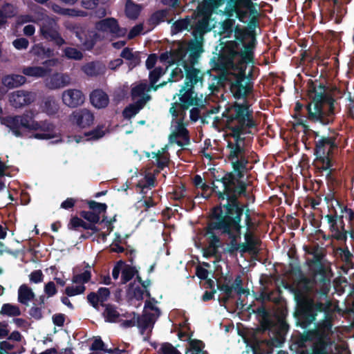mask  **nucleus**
Returning a JSON list of instances; mask_svg holds the SVG:
<instances>
[{
	"label": "nucleus",
	"instance_id": "obj_1",
	"mask_svg": "<svg viewBox=\"0 0 354 354\" xmlns=\"http://www.w3.org/2000/svg\"><path fill=\"white\" fill-rule=\"evenodd\" d=\"M214 124L216 127L225 126L230 132L233 139L227 144V158L231 162L235 174H230L212 183V190L217 193L218 198L225 203L213 210L212 218L208 225L205 236L208 241L206 250H217L221 245L220 239L214 230H221L227 234L232 243H236L240 237L241 216L243 209L237 202V197L245 190V185L236 180L242 177L248 160L245 158V147L250 136L253 134L252 129L257 127L253 118V112L247 102L242 104L234 102L225 108L222 116L215 117Z\"/></svg>",
	"mask_w": 354,
	"mask_h": 354
},
{
	"label": "nucleus",
	"instance_id": "obj_2",
	"mask_svg": "<svg viewBox=\"0 0 354 354\" xmlns=\"http://www.w3.org/2000/svg\"><path fill=\"white\" fill-rule=\"evenodd\" d=\"M317 279H310L306 277H301L296 285L295 297L298 301L304 304L307 315V320L309 323L315 322L317 314L322 313V319L318 322L315 328V333L320 340L326 339L332 332V324L330 322V314L328 311L329 304L325 305L323 303H315L313 300L308 298V295L316 292L321 297L326 296L322 292V275Z\"/></svg>",
	"mask_w": 354,
	"mask_h": 354
},
{
	"label": "nucleus",
	"instance_id": "obj_3",
	"mask_svg": "<svg viewBox=\"0 0 354 354\" xmlns=\"http://www.w3.org/2000/svg\"><path fill=\"white\" fill-rule=\"evenodd\" d=\"M254 47V39L244 46L241 52L242 58L234 72L227 79L230 82V89L236 99H244L252 91L253 85L250 80L253 66L252 50Z\"/></svg>",
	"mask_w": 354,
	"mask_h": 354
},
{
	"label": "nucleus",
	"instance_id": "obj_4",
	"mask_svg": "<svg viewBox=\"0 0 354 354\" xmlns=\"http://www.w3.org/2000/svg\"><path fill=\"white\" fill-rule=\"evenodd\" d=\"M311 102L308 106V119L313 122L326 125L331 123L335 117L334 102L326 93L325 87L315 84L309 90Z\"/></svg>",
	"mask_w": 354,
	"mask_h": 354
},
{
	"label": "nucleus",
	"instance_id": "obj_5",
	"mask_svg": "<svg viewBox=\"0 0 354 354\" xmlns=\"http://www.w3.org/2000/svg\"><path fill=\"white\" fill-rule=\"evenodd\" d=\"M195 64L189 63L187 69H185V80L184 86L180 90L178 96L180 100V106L185 110L192 106H199L202 100L198 97L193 91L195 86L203 85V73L194 67Z\"/></svg>",
	"mask_w": 354,
	"mask_h": 354
},
{
	"label": "nucleus",
	"instance_id": "obj_6",
	"mask_svg": "<svg viewBox=\"0 0 354 354\" xmlns=\"http://www.w3.org/2000/svg\"><path fill=\"white\" fill-rule=\"evenodd\" d=\"M315 134V160L317 167L323 170H328L331 167V156L337 149V135L333 132L328 136H320L319 132L314 131Z\"/></svg>",
	"mask_w": 354,
	"mask_h": 354
},
{
	"label": "nucleus",
	"instance_id": "obj_7",
	"mask_svg": "<svg viewBox=\"0 0 354 354\" xmlns=\"http://www.w3.org/2000/svg\"><path fill=\"white\" fill-rule=\"evenodd\" d=\"M304 250L306 253L313 256L312 259H307V264L315 277H317V275H322V292L325 294L330 290V278L331 274L330 268L322 261L324 256L322 248L318 245L305 246Z\"/></svg>",
	"mask_w": 354,
	"mask_h": 354
},
{
	"label": "nucleus",
	"instance_id": "obj_8",
	"mask_svg": "<svg viewBox=\"0 0 354 354\" xmlns=\"http://www.w3.org/2000/svg\"><path fill=\"white\" fill-rule=\"evenodd\" d=\"M203 50L200 42L189 44L187 51H181L179 57L175 63L176 66L171 73L168 82H176L185 75V69H187L189 63L196 64Z\"/></svg>",
	"mask_w": 354,
	"mask_h": 354
},
{
	"label": "nucleus",
	"instance_id": "obj_9",
	"mask_svg": "<svg viewBox=\"0 0 354 354\" xmlns=\"http://www.w3.org/2000/svg\"><path fill=\"white\" fill-rule=\"evenodd\" d=\"M263 330H277V335L270 339H265L257 342V347L264 353H270L273 347H280L284 342V334L288 329L287 324L279 321L278 325H274L268 317H264L262 322Z\"/></svg>",
	"mask_w": 354,
	"mask_h": 354
},
{
	"label": "nucleus",
	"instance_id": "obj_10",
	"mask_svg": "<svg viewBox=\"0 0 354 354\" xmlns=\"http://www.w3.org/2000/svg\"><path fill=\"white\" fill-rule=\"evenodd\" d=\"M174 32H180L184 30H190L193 28V35L196 42L202 44L204 33L211 30L212 27L209 25V16L205 15L198 21H192L186 19L176 21L172 26Z\"/></svg>",
	"mask_w": 354,
	"mask_h": 354
},
{
	"label": "nucleus",
	"instance_id": "obj_11",
	"mask_svg": "<svg viewBox=\"0 0 354 354\" xmlns=\"http://www.w3.org/2000/svg\"><path fill=\"white\" fill-rule=\"evenodd\" d=\"M40 33L44 39L54 41L59 46L65 43L64 39L59 32V26L56 21L48 16L42 19Z\"/></svg>",
	"mask_w": 354,
	"mask_h": 354
},
{
	"label": "nucleus",
	"instance_id": "obj_12",
	"mask_svg": "<svg viewBox=\"0 0 354 354\" xmlns=\"http://www.w3.org/2000/svg\"><path fill=\"white\" fill-rule=\"evenodd\" d=\"M254 3L252 0L248 4L243 3L241 0H228L225 12L229 17H235L240 21H243L248 16V11L242 10V8L248 9L251 12H254L256 10L254 8Z\"/></svg>",
	"mask_w": 354,
	"mask_h": 354
},
{
	"label": "nucleus",
	"instance_id": "obj_13",
	"mask_svg": "<svg viewBox=\"0 0 354 354\" xmlns=\"http://www.w3.org/2000/svg\"><path fill=\"white\" fill-rule=\"evenodd\" d=\"M30 114L24 113L21 115H10L3 118L1 123L6 126L12 133L17 137H21L22 133L20 131L21 127L29 129Z\"/></svg>",
	"mask_w": 354,
	"mask_h": 354
},
{
	"label": "nucleus",
	"instance_id": "obj_14",
	"mask_svg": "<svg viewBox=\"0 0 354 354\" xmlns=\"http://www.w3.org/2000/svg\"><path fill=\"white\" fill-rule=\"evenodd\" d=\"M170 144H177L184 147L189 144L188 131L187 130L183 119L176 120L174 129L169 137Z\"/></svg>",
	"mask_w": 354,
	"mask_h": 354
},
{
	"label": "nucleus",
	"instance_id": "obj_15",
	"mask_svg": "<svg viewBox=\"0 0 354 354\" xmlns=\"http://www.w3.org/2000/svg\"><path fill=\"white\" fill-rule=\"evenodd\" d=\"M146 307L147 309L144 315L138 319V324L139 327L141 328L142 333L147 330L151 331L155 322L160 314V310L151 303L146 304Z\"/></svg>",
	"mask_w": 354,
	"mask_h": 354
},
{
	"label": "nucleus",
	"instance_id": "obj_16",
	"mask_svg": "<svg viewBox=\"0 0 354 354\" xmlns=\"http://www.w3.org/2000/svg\"><path fill=\"white\" fill-rule=\"evenodd\" d=\"M97 31L102 33L111 34L114 36H124L127 30L119 27L117 20L114 18H106L95 24Z\"/></svg>",
	"mask_w": 354,
	"mask_h": 354
},
{
	"label": "nucleus",
	"instance_id": "obj_17",
	"mask_svg": "<svg viewBox=\"0 0 354 354\" xmlns=\"http://www.w3.org/2000/svg\"><path fill=\"white\" fill-rule=\"evenodd\" d=\"M54 126L47 121H35L30 115L29 130L41 131L42 133H35L33 137L37 139L48 140L55 137Z\"/></svg>",
	"mask_w": 354,
	"mask_h": 354
},
{
	"label": "nucleus",
	"instance_id": "obj_18",
	"mask_svg": "<svg viewBox=\"0 0 354 354\" xmlns=\"http://www.w3.org/2000/svg\"><path fill=\"white\" fill-rule=\"evenodd\" d=\"M62 100L64 105L70 108L82 106L85 101V95L81 90L68 88L62 93Z\"/></svg>",
	"mask_w": 354,
	"mask_h": 354
},
{
	"label": "nucleus",
	"instance_id": "obj_19",
	"mask_svg": "<svg viewBox=\"0 0 354 354\" xmlns=\"http://www.w3.org/2000/svg\"><path fill=\"white\" fill-rule=\"evenodd\" d=\"M36 95L35 93L19 90L10 94L9 101L15 108H21L35 101Z\"/></svg>",
	"mask_w": 354,
	"mask_h": 354
},
{
	"label": "nucleus",
	"instance_id": "obj_20",
	"mask_svg": "<svg viewBox=\"0 0 354 354\" xmlns=\"http://www.w3.org/2000/svg\"><path fill=\"white\" fill-rule=\"evenodd\" d=\"M71 118L72 122L77 126L85 128L93 123L94 115L91 111L86 109H82L73 112Z\"/></svg>",
	"mask_w": 354,
	"mask_h": 354
},
{
	"label": "nucleus",
	"instance_id": "obj_21",
	"mask_svg": "<svg viewBox=\"0 0 354 354\" xmlns=\"http://www.w3.org/2000/svg\"><path fill=\"white\" fill-rule=\"evenodd\" d=\"M71 80L69 75L56 73L46 80V86L51 90L59 89L71 84Z\"/></svg>",
	"mask_w": 354,
	"mask_h": 354
},
{
	"label": "nucleus",
	"instance_id": "obj_22",
	"mask_svg": "<svg viewBox=\"0 0 354 354\" xmlns=\"http://www.w3.org/2000/svg\"><path fill=\"white\" fill-rule=\"evenodd\" d=\"M109 296L110 290L109 288H100L96 293L91 292L88 295L87 299L95 308L98 309L99 303L104 306L105 304L103 303L107 301Z\"/></svg>",
	"mask_w": 354,
	"mask_h": 354
},
{
	"label": "nucleus",
	"instance_id": "obj_23",
	"mask_svg": "<svg viewBox=\"0 0 354 354\" xmlns=\"http://www.w3.org/2000/svg\"><path fill=\"white\" fill-rule=\"evenodd\" d=\"M91 103L97 109H102L107 106L109 99L107 94L101 89L94 90L90 94Z\"/></svg>",
	"mask_w": 354,
	"mask_h": 354
},
{
	"label": "nucleus",
	"instance_id": "obj_24",
	"mask_svg": "<svg viewBox=\"0 0 354 354\" xmlns=\"http://www.w3.org/2000/svg\"><path fill=\"white\" fill-rule=\"evenodd\" d=\"M18 301L26 306H29V303L35 298V295L32 289L27 284H22L18 289Z\"/></svg>",
	"mask_w": 354,
	"mask_h": 354
},
{
	"label": "nucleus",
	"instance_id": "obj_25",
	"mask_svg": "<svg viewBox=\"0 0 354 354\" xmlns=\"http://www.w3.org/2000/svg\"><path fill=\"white\" fill-rule=\"evenodd\" d=\"M82 70L86 75L95 77L104 74L106 71V67L100 62H92L84 64Z\"/></svg>",
	"mask_w": 354,
	"mask_h": 354
},
{
	"label": "nucleus",
	"instance_id": "obj_26",
	"mask_svg": "<svg viewBox=\"0 0 354 354\" xmlns=\"http://www.w3.org/2000/svg\"><path fill=\"white\" fill-rule=\"evenodd\" d=\"M188 48L185 45L180 44L176 49H174L170 52H165L162 53L159 57L161 62L167 63L169 65L174 64L176 61L179 58L177 55H180L181 51H187Z\"/></svg>",
	"mask_w": 354,
	"mask_h": 354
},
{
	"label": "nucleus",
	"instance_id": "obj_27",
	"mask_svg": "<svg viewBox=\"0 0 354 354\" xmlns=\"http://www.w3.org/2000/svg\"><path fill=\"white\" fill-rule=\"evenodd\" d=\"M151 86H148L146 84H140L132 88L131 95L135 101L138 100H145V104L151 99L148 92L151 89Z\"/></svg>",
	"mask_w": 354,
	"mask_h": 354
},
{
	"label": "nucleus",
	"instance_id": "obj_28",
	"mask_svg": "<svg viewBox=\"0 0 354 354\" xmlns=\"http://www.w3.org/2000/svg\"><path fill=\"white\" fill-rule=\"evenodd\" d=\"M120 56L129 61L130 68H133L140 63V53L138 51H133L129 48H124L120 54Z\"/></svg>",
	"mask_w": 354,
	"mask_h": 354
},
{
	"label": "nucleus",
	"instance_id": "obj_29",
	"mask_svg": "<svg viewBox=\"0 0 354 354\" xmlns=\"http://www.w3.org/2000/svg\"><path fill=\"white\" fill-rule=\"evenodd\" d=\"M168 66H166V67L165 68L160 67V66L156 67L153 71H151L150 72V73H149L150 84H151V88H153V89L154 91H156L158 89V88L162 87L167 84V82H163L162 83H161L158 85H155L156 83L160 79V77L161 76H162L166 73V71L168 68Z\"/></svg>",
	"mask_w": 354,
	"mask_h": 354
},
{
	"label": "nucleus",
	"instance_id": "obj_30",
	"mask_svg": "<svg viewBox=\"0 0 354 354\" xmlns=\"http://www.w3.org/2000/svg\"><path fill=\"white\" fill-rule=\"evenodd\" d=\"M50 72V69L41 66H26L22 69L24 75L37 78L44 77Z\"/></svg>",
	"mask_w": 354,
	"mask_h": 354
},
{
	"label": "nucleus",
	"instance_id": "obj_31",
	"mask_svg": "<svg viewBox=\"0 0 354 354\" xmlns=\"http://www.w3.org/2000/svg\"><path fill=\"white\" fill-rule=\"evenodd\" d=\"M26 81L24 76L21 75H10L3 77L2 82L8 88H12L23 85Z\"/></svg>",
	"mask_w": 354,
	"mask_h": 354
},
{
	"label": "nucleus",
	"instance_id": "obj_32",
	"mask_svg": "<svg viewBox=\"0 0 354 354\" xmlns=\"http://www.w3.org/2000/svg\"><path fill=\"white\" fill-rule=\"evenodd\" d=\"M30 53L37 57V61L44 58H49L53 55V50L46 48L41 44H37L32 46Z\"/></svg>",
	"mask_w": 354,
	"mask_h": 354
},
{
	"label": "nucleus",
	"instance_id": "obj_33",
	"mask_svg": "<svg viewBox=\"0 0 354 354\" xmlns=\"http://www.w3.org/2000/svg\"><path fill=\"white\" fill-rule=\"evenodd\" d=\"M186 354H207L204 350V344L202 341L191 339L187 348Z\"/></svg>",
	"mask_w": 354,
	"mask_h": 354
},
{
	"label": "nucleus",
	"instance_id": "obj_34",
	"mask_svg": "<svg viewBox=\"0 0 354 354\" xmlns=\"http://www.w3.org/2000/svg\"><path fill=\"white\" fill-rule=\"evenodd\" d=\"M0 315L8 317H18L21 315L20 308L17 305L4 304L0 310Z\"/></svg>",
	"mask_w": 354,
	"mask_h": 354
},
{
	"label": "nucleus",
	"instance_id": "obj_35",
	"mask_svg": "<svg viewBox=\"0 0 354 354\" xmlns=\"http://www.w3.org/2000/svg\"><path fill=\"white\" fill-rule=\"evenodd\" d=\"M145 100H138L134 104H130L123 111V115L126 118H131L138 113L145 106Z\"/></svg>",
	"mask_w": 354,
	"mask_h": 354
},
{
	"label": "nucleus",
	"instance_id": "obj_36",
	"mask_svg": "<svg viewBox=\"0 0 354 354\" xmlns=\"http://www.w3.org/2000/svg\"><path fill=\"white\" fill-rule=\"evenodd\" d=\"M77 36L80 38V41L86 46V48H91L96 41L101 39V36L95 31H90L86 37L82 38L79 32H77Z\"/></svg>",
	"mask_w": 354,
	"mask_h": 354
},
{
	"label": "nucleus",
	"instance_id": "obj_37",
	"mask_svg": "<svg viewBox=\"0 0 354 354\" xmlns=\"http://www.w3.org/2000/svg\"><path fill=\"white\" fill-rule=\"evenodd\" d=\"M104 306L105 307V309L103 313V316L106 321L109 322H117L120 317V313L117 310L116 308L111 304H106Z\"/></svg>",
	"mask_w": 354,
	"mask_h": 354
},
{
	"label": "nucleus",
	"instance_id": "obj_38",
	"mask_svg": "<svg viewBox=\"0 0 354 354\" xmlns=\"http://www.w3.org/2000/svg\"><path fill=\"white\" fill-rule=\"evenodd\" d=\"M245 243L250 247L253 252V255H257L259 252V245L260 241L255 237L251 232H247L245 235Z\"/></svg>",
	"mask_w": 354,
	"mask_h": 354
},
{
	"label": "nucleus",
	"instance_id": "obj_39",
	"mask_svg": "<svg viewBox=\"0 0 354 354\" xmlns=\"http://www.w3.org/2000/svg\"><path fill=\"white\" fill-rule=\"evenodd\" d=\"M141 10L140 5L134 3L131 0H127L125 6V12L127 16L135 19L138 17Z\"/></svg>",
	"mask_w": 354,
	"mask_h": 354
},
{
	"label": "nucleus",
	"instance_id": "obj_40",
	"mask_svg": "<svg viewBox=\"0 0 354 354\" xmlns=\"http://www.w3.org/2000/svg\"><path fill=\"white\" fill-rule=\"evenodd\" d=\"M43 109L48 115H53L58 111L59 105L53 97H48L44 100Z\"/></svg>",
	"mask_w": 354,
	"mask_h": 354
},
{
	"label": "nucleus",
	"instance_id": "obj_41",
	"mask_svg": "<svg viewBox=\"0 0 354 354\" xmlns=\"http://www.w3.org/2000/svg\"><path fill=\"white\" fill-rule=\"evenodd\" d=\"M325 219L330 224V229L333 230H342L344 229V222L342 218H338L337 216L326 215Z\"/></svg>",
	"mask_w": 354,
	"mask_h": 354
},
{
	"label": "nucleus",
	"instance_id": "obj_42",
	"mask_svg": "<svg viewBox=\"0 0 354 354\" xmlns=\"http://www.w3.org/2000/svg\"><path fill=\"white\" fill-rule=\"evenodd\" d=\"M79 227H82L86 230H95V227L93 224L87 223L78 217H76V216L73 217L71 219V221L69 223V228L70 229H75Z\"/></svg>",
	"mask_w": 354,
	"mask_h": 354
},
{
	"label": "nucleus",
	"instance_id": "obj_43",
	"mask_svg": "<svg viewBox=\"0 0 354 354\" xmlns=\"http://www.w3.org/2000/svg\"><path fill=\"white\" fill-rule=\"evenodd\" d=\"M145 292V290L143 288L134 285L131 286L128 290L129 297L138 301L143 299Z\"/></svg>",
	"mask_w": 354,
	"mask_h": 354
},
{
	"label": "nucleus",
	"instance_id": "obj_44",
	"mask_svg": "<svg viewBox=\"0 0 354 354\" xmlns=\"http://www.w3.org/2000/svg\"><path fill=\"white\" fill-rule=\"evenodd\" d=\"M91 272L89 270H85L81 274H75L72 281L75 284L84 285L91 279Z\"/></svg>",
	"mask_w": 354,
	"mask_h": 354
},
{
	"label": "nucleus",
	"instance_id": "obj_45",
	"mask_svg": "<svg viewBox=\"0 0 354 354\" xmlns=\"http://www.w3.org/2000/svg\"><path fill=\"white\" fill-rule=\"evenodd\" d=\"M64 55L68 59L80 60L83 57L82 53L77 48L68 47L64 50Z\"/></svg>",
	"mask_w": 354,
	"mask_h": 354
},
{
	"label": "nucleus",
	"instance_id": "obj_46",
	"mask_svg": "<svg viewBox=\"0 0 354 354\" xmlns=\"http://www.w3.org/2000/svg\"><path fill=\"white\" fill-rule=\"evenodd\" d=\"M232 287V289L236 292V293L239 295H248L249 294L248 290L244 289L243 288V281L242 279L240 276H237L231 286Z\"/></svg>",
	"mask_w": 354,
	"mask_h": 354
},
{
	"label": "nucleus",
	"instance_id": "obj_47",
	"mask_svg": "<svg viewBox=\"0 0 354 354\" xmlns=\"http://www.w3.org/2000/svg\"><path fill=\"white\" fill-rule=\"evenodd\" d=\"M85 289L86 288L84 285L77 284L75 286L66 287L65 292L68 296L72 297L83 293L85 291Z\"/></svg>",
	"mask_w": 354,
	"mask_h": 354
},
{
	"label": "nucleus",
	"instance_id": "obj_48",
	"mask_svg": "<svg viewBox=\"0 0 354 354\" xmlns=\"http://www.w3.org/2000/svg\"><path fill=\"white\" fill-rule=\"evenodd\" d=\"M134 275L133 270L129 266H124L122 270L121 280L122 283H126L127 281L131 280Z\"/></svg>",
	"mask_w": 354,
	"mask_h": 354
},
{
	"label": "nucleus",
	"instance_id": "obj_49",
	"mask_svg": "<svg viewBox=\"0 0 354 354\" xmlns=\"http://www.w3.org/2000/svg\"><path fill=\"white\" fill-rule=\"evenodd\" d=\"M13 46L17 50H26L29 46V41L24 37L15 39L12 41Z\"/></svg>",
	"mask_w": 354,
	"mask_h": 354
},
{
	"label": "nucleus",
	"instance_id": "obj_50",
	"mask_svg": "<svg viewBox=\"0 0 354 354\" xmlns=\"http://www.w3.org/2000/svg\"><path fill=\"white\" fill-rule=\"evenodd\" d=\"M82 216L91 223V224L97 223L100 221V216L97 214L93 212H82L81 214Z\"/></svg>",
	"mask_w": 354,
	"mask_h": 354
},
{
	"label": "nucleus",
	"instance_id": "obj_51",
	"mask_svg": "<svg viewBox=\"0 0 354 354\" xmlns=\"http://www.w3.org/2000/svg\"><path fill=\"white\" fill-rule=\"evenodd\" d=\"M2 11L4 14V16L6 17V19L8 17H12L15 16L17 12V8L14 6L9 3H6L3 6Z\"/></svg>",
	"mask_w": 354,
	"mask_h": 354
},
{
	"label": "nucleus",
	"instance_id": "obj_52",
	"mask_svg": "<svg viewBox=\"0 0 354 354\" xmlns=\"http://www.w3.org/2000/svg\"><path fill=\"white\" fill-rule=\"evenodd\" d=\"M44 274L40 270H37L32 272L29 274V279L31 283H38L43 281Z\"/></svg>",
	"mask_w": 354,
	"mask_h": 354
},
{
	"label": "nucleus",
	"instance_id": "obj_53",
	"mask_svg": "<svg viewBox=\"0 0 354 354\" xmlns=\"http://www.w3.org/2000/svg\"><path fill=\"white\" fill-rule=\"evenodd\" d=\"M178 106H179V109L180 110L179 111H177L176 109V103H174L172 104V106L169 109V112L170 113L174 116L175 117V118H176L178 115H180L181 116V118L184 119V116L185 115V111L187 109H183L181 106H180V102H179L178 104Z\"/></svg>",
	"mask_w": 354,
	"mask_h": 354
},
{
	"label": "nucleus",
	"instance_id": "obj_54",
	"mask_svg": "<svg viewBox=\"0 0 354 354\" xmlns=\"http://www.w3.org/2000/svg\"><path fill=\"white\" fill-rule=\"evenodd\" d=\"M162 354H180L171 344H164L160 348Z\"/></svg>",
	"mask_w": 354,
	"mask_h": 354
},
{
	"label": "nucleus",
	"instance_id": "obj_55",
	"mask_svg": "<svg viewBox=\"0 0 354 354\" xmlns=\"http://www.w3.org/2000/svg\"><path fill=\"white\" fill-rule=\"evenodd\" d=\"M44 292L48 297H52L57 293L55 284L53 281H50L45 285Z\"/></svg>",
	"mask_w": 354,
	"mask_h": 354
},
{
	"label": "nucleus",
	"instance_id": "obj_56",
	"mask_svg": "<svg viewBox=\"0 0 354 354\" xmlns=\"http://www.w3.org/2000/svg\"><path fill=\"white\" fill-rule=\"evenodd\" d=\"M52 319L55 325L62 327L64 326L65 322V315L61 313L55 314L53 316Z\"/></svg>",
	"mask_w": 354,
	"mask_h": 354
},
{
	"label": "nucleus",
	"instance_id": "obj_57",
	"mask_svg": "<svg viewBox=\"0 0 354 354\" xmlns=\"http://www.w3.org/2000/svg\"><path fill=\"white\" fill-rule=\"evenodd\" d=\"M88 206L92 209H98L100 213L102 212H105L106 209V204L97 203L94 201H89Z\"/></svg>",
	"mask_w": 354,
	"mask_h": 354
},
{
	"label": "nucleus",
	"instance_id": "obj_58",
	"mask_svg": "<svg viewBox=\"0 0 354 354\" xmlns=\"http://www.w3.org/2000/svg\"><path fill=\"white\" fill-rule=\"evenodd\" d=\"M91 350H102L105 352L109 353V349H106L104 348V344L100 339H95V341L93 342L91 345Z\"/></svg>",
	"mask_w": 354,
	"mask_h": 354
},
{
	"label": "nucleus",
	"instance_id": "obj_59",
	"mask_svg": "<svg viewBox=\"0 0 354 354\" xmlns=\"http://www.w3.org/2000/svg\"><path fill=\"white\" fill-rule=\"evenodd\" d=\"M142 29H143V27H142V24H138V25L135 26L130 30V32L128 35V37L129 39H132V38L136 37L137 35H138L139 34L141 33V32L142 31Z\"/></svg>",
	"mask_w": 354,
	"mask_h": 354
},
{
	"label": "nucleus",
	"instance_id": "obj_60",
	"mask_svg": "<svg viewBox=\"0 0 354 354\" xmlns=\"http://www.w3.org/2000/svg\"><path fill=\"white\" fill-rule=\"evenodd\" d=\"M14 348V345L7 341L0 342V354H5L6 351Z\"/></svg>",
	"mask_w": 354,
	"mask_h": 354
},
{
	"label": "nucleus",
	"instance_id": "obj_61",
	"mask_svg": "<svg viewBox=\"0 0 354 354\" xmlns=\"http://www.w3.org/2000/svg\"><path fill=\"white\" fill-rule=\"evenodd\" d=\"M333 236L339 241H345L346 239V231L344 230H333Z\"/></svg>",
	"mask_w": 354,
	"mask_h": 354
},
{
	"label": "nucleus",
	"instance_id": "obj_62",
	"mask_svg": "<svg viewBox=\"0 0 354 354\" xmlns=\"http://www.w3.org/2000/svg\"><path fill=\"white\" fill-rule=\"evenodd\" d=\"M99 3V0H82V5L86 9H93Z\"/></svg>",
	"mask_w": 354,
	"mask_h": 354
},
{
	"label": "nucleus",
	"instance_id": "obj_63",
	"mask_svg": "<svg viewBox=\"0 0 354 354\" xmlns=\"http://www.w3.org/2000/svg\"><path fill=\"white\" fill-rule=\"evenodd\" d=\"M123 262L119 261L117 265L113 268L112 271V276L114 279H117L119 277L120 272H122V270L123 268Z\"/></svg>",
	"mask_w": 354,
	"mask_h": 354
},
{
	"label": "nucleus",
	"instance_id": "obj_64",
	"mask_svg": "<svg viewBox=\"0 0 354 354\" xmlns=\"http://www.w3.org/2000/svg\"><path fill=\"white\" fill-rule=\"evenodd\" d=\"M218 289L223 292L225 294V296H228V297H232V287L227 284H223L218 286Z\"/></svg>",
	"mask_w": 354,
	"mask_h": 354
}]
</instances>
